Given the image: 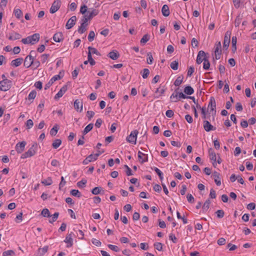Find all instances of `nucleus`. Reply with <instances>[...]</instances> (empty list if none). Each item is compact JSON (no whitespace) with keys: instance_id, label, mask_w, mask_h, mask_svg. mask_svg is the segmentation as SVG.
Wrapping results in <instances>:
<instances>
[{"instance_id":"15","label":"nucleus","mask_w":256,"mask_h":256,"mask_svg":"<svg viewBox=\"0 0 256 256\" xmlns=\"http://www.w3.org/2000/svg\"><path fill=\"white\" fill-rule=\"evenodd\" d=\"M8 35L9 36L8 38L10 40H19L22 38L21 34L15 32H12L9 33Z\"/></svg>"},{"instance_id":"52","label":"nucleus","mask_w":256,"mask_h":256,"mask_svg":"<svg viewBox=\"0 0 256 256\" xmlns=\"http://www.w3.org/2000/svg\"><path fill=\"white\" fill-rule=\"evenodd\" d=\"M147 63L149 64H150L152 63L153 62V58L151 52H148L147 54Z\"/></svg>"},{"instance_id":"64","label":"nucleus","mask_w":256,"mask_h":256,"mask_svg":"<svg viewBox=\"0 0 256 256\" xmlns=\"http://www.w3.org/2000/svg\"><path fill=\"white\" fill-rule=\"evenodd\" d=\"M185 119L189 124H191L193 122V118L190 114H186L185 116Z\"/></svg>"},{"instance_id":"33","label":"nucleus","mask_w":256,"mask_h":256,"mask_svg":"<svg viewBox=\"0 0 256 256\" xmlns=\"http://www.w3.org/2000/svg\"><path fill=\"white\" fill-rule=\"evenodd\" d=\"M62 144V140L60 139L55 140L52 144V146L54 148H58Z\"/></svg>"},{"instance_id":"58","label":"nucleus","mask_w":256,"mask_h":256,"mask_svg":"<svg viewBox=\"0 0 256 256\" xmlns=\"http://www.w3.org/2000/svg\"><path fill=\"white\" fill-rule=\"evenodd\" d=\"M87 158H88L90 162L94 161L97 160L98 158V155L97 154H91L87 156Z\"/></svg>"},{"instance_id":"56","label":"nucleus","mask_w":256,"mask_h":256,"mask_svg":"<svg viewBox=\"0 0 256 256\" xmlns=\"http://www.w3.org/2000/svg\"><path fill=\"white\" fill-rule=\"evenodd\" d=\"M50 56V54H43L41 56H40V58H41V62H42V63H44L45 62H46L48 58V57Z\"/></svg>"},{"instance_id":"45","label":"nucleus","mask_w":256,"mask_h":256,"mask_svg":"<svg viewBox=\"0 0 256 256\" xmlns=\"http://www.w3.org/2000/svg\"><path fill=\"white\" fill-rule=\"evenodd\" d=\"M217 218H222L224 216V212L222 210H219L216 212Z\"/></svg>"},{"instance_id":"44","label":"nucleus","mask_w":256,"mask_h":256,"mask_svg":"<svg viewBox=\"0 0 256 256\" xmlns=\"http://www.w3.org/2000/svg\"><path fill=\"white\" fill-rule=\"evenodd\" d=\"M59 216V213L58 212H55L52 216H52V218L49 220V222L51 224L53 223L54 222H56V220L58 218V216Z\"/></svg>"},{"instance_id":"13","label":"nucleus","mask_w":256,"mask_h":256,"mask_svg":"<svg viewBox=\"0 0 256 256\" xmlns=\"http://www.w3.org/2000/svg\"><path fill=\"white\" fill-rule=\"evenodd\" d=\"M204 130L207 132H210L211 130H214L216 128L212 125L210 122L206 120L204 121Z\"/></svg>"},{"instance_id":"43","label":"nucleus","mask_w":256,"mask_h":256,"mask_svg":"<svg viewBox=\"0 0 256 256\" xmlns=\"http://www.w3.org/2000/svg\"><path fill=\"white\" fill-rule=\"evenodd\" d=\"M108 246L110 249L114 252H118L120 251V248L116 246L109 244L108 245Z\"/></svg>"},{"instance_id":"19","label":"nucleus","mask_w":256,"mask_h":256,"mask_svg":"<svg viewBox=\"0 0 256 256\" xmlns=\"http://www.w3.org/2000/svg\"><path fill=\"white\" fill-rule=\"evenodd\" d=\"M108 56L113 60H116L120 57L119 53L116 50L110 52Z\"/></svg>"},{"instance_id":"10","label":"nucleus","mask_w":256,"mask_h":256,"mask_svg":"<svg viewBox=\"0 0 256 256\" xmlns=\"http://www.w3.org/2000/svg\"><path fill=\"white\" fill-rule=\"evenodd\" d=\"M74 235V233L72 232H70V234H68L66 236V238L64 240V242L67 244L66 247L70 248L72 246L73 244V239L72 236Z\"/></svg>"},{"instance_id":"23","label":"nucleus","mask_w":256,"mask_h":256,"mask_svg":"<svg viewBox=\"0 0 256 256\" xmlns=\"http://www.w3.org/2000/svg\"><path fill=\"white\" fill-rule=\"evenodd\" d=\"M162 12L164 16H168L170 14V9L169 7L167 4H164L162 8Z\"/></svg>"},{"instance_id":"38","label":"nucleus","mask_w":256,"mask_h":256,"mask_svg":"<svg viewBox=\"0 0 256 256\" xmlns=\"http://www.w3.org/2000/svg\"><path fill=\"white\" fill-rule=\"evenodd\" d=\"M102 190V188L100 186L95 187L92 190V192L93 194L96 195L100 194Z\"/></svg>"},{"instance_id":"17","label":"nucleus","mask_w":256,"mask_h":256,"mask_svg":"<svg viewBox=\"0 0 256 256\" xmlns=\"http://www.w3.org/2000/svg\"><path fill=\"white\" fill-rule=\"evenodd\" d=\"M138 160H140V162L142 164L146 162L148 160V155L142 153L140 151L138 152Z\"/></svg>"},{"instance_id":"7","label":"nucleus","mask_w":256,"mask_h":256,"mask_svg":"<svg viewBox=\"0 0 256 256\" xmlns=\"http://www.w3.org/2000/svg\"><path fill=\"white\" fill-rule=\"evenodd\" d=\"M231 32L230 31H227L225 33L224 40L223 44V48L226 50H228L230 43Z\"/></svg>"},{"instance_id":"57","label":"nucleus","mask_w":256,"mask_h":256,"mask_svg":"<svg viewBox=\"0 0 256 256\" xmlns=\"http://www.w3.org/2000/svg\"><path fill=\"white\" fill-rule=\"evenodd\" d=\"M150 74V70L148 68H144L143 70V72L142 76L144 78H146Z\"/></svg>"},{"instance_id":"41","label":"nucleus","mask_w":256,"mask_h":256,"mask_svg":"<svg viewBox=\"0 0 256 256\" xmlns=\"http://www.w3.org/2000/svg\"><path fill=\"white\" fill-rule=\"evenodd\" d=\"M170 68L174 70H177L178 66V60L172 62L170 64Z\"/></svg>"},{"instance_id":"29","label":"nucleus","mask_w":256,"mask_h":256,"mask_svg":"<svg viewBox=\"0 0 256 256\" xmlns=\"http://www.w3.org/2000/svg\"><path fill=\"white\" fill-rule=\"evenodd\" d=\"M88 52H90V55H92V54H96V55L98 56H101V54H100V52L94 48L88 46Z\"/></svg>"},{"instance_id":"40","label":"nucleus","mask_w":256,"mask_h":256,"mask_svg":"<svg viewBox=\"0 0 256 256\" xmlns=\"http://www.w3.org/2000/svg\"><path fill=\"white\" fill-rule=\"evenodd\" d=\"M150 38V36L149 34H144L140 40V43L144 44L149 40Z\"/></svg>"},{"instance_id":"24","label":"nucleus","mask_w":256,"mask_h":256,"mask_svg":"<svg viewBox=\"0 0 256 256\" xmlns=\"http://www.w3.org/2000/svg\"><path fill=\"white\" fill-rule=\"evenodd\" d=\"M86 14L88 15L89 17L92 18L94 16L98 14V11L94 8H89Z\"/></svg>"},{"instance_id":"49","label":"nucleus","mask_w":256,"mask_h":256,"mask_svg":"<svg viewBox=\"0 0 256 256\" xmlns=\"http://www.w3.org/2000/svg\"><path fill=\"white\" fill-rule=\"evenodd\" d=\"M36 92L35 90H33L29 94L28 96V99L29 100H34L36 98Z\"/></svg>"},{"instance_id":"30","label":"nucleus","mask_w":256,"mask_h":256,"mask_svg":"<svg viewBox=\"0 0 256 256\" xmlns=\"http://www.w3.org/2000/svg\"><path fill=\"white\" fill-rule=\"evenodd\" d=\"M87 26H88V24H86L82 22L80 26H79V28H78V32L80 34H83L84 32H85L86 31V27Z\"/></svg>"},{"instance_id":"21","label":"nucleus","mask_w":256,"mask_h":256,"mask_svg":"<svg viewBox=\"0 0 256 256\" xmlns=\"http://www.w3.org/2000/svg\"><path fill=\"white\" fill-rule=\"evenodd\" d=\"M63 39V34L61 32L56 33L53 36V40L56 42H60Z\"/></svg>"},{"instance_id":"50","label":"nucleus","mask_w":256,"mask_h":256,"mask_svg":"<svg viewBox=\"0 0 256 256\" xmlns=\"http://www.w3.org/2000/svg\"><path fill=\"white\" fill-rule=\"evenodd\" d=\"M95 37V34L94 31H90L89 34L88 35V40L89 42H92L94 40V38Z\"/></svg>"},{"instance_id":"60","label":"nucleus","mask_w":256,"mask_h":256,"mask_svg":"<svg viewBox=\"0 0 256 256\" xmlns=\"http://www.w3.org/2000/svg\"><path fill=\"white\" fill-rule=\"evenodd\" d=\"M26 124L28 129L32 128L34 126L33 121L30 119L28 120Z\"/></svg>"},{"instance_id":"34","label":"nucleus","mask_w":256,"mask_h":256,"mask_svg":"<svg viewBox=\"0 0 256 256\" xmlns=\"http://www.w3.org/2000/svg\"><path fill=\"white\" fill-rule=\"evenodd\" d=\"M71 195L78 197L80 198L82 196L81 193L78 190H72L70 192Z\"/></svg>"},{"instance_id":"12","label":"nucleus","mask_w":256,"mask_h":256,"mask_svg":"<svg viewBox=\"0 0 256 256\" xmlns=\"http://www.w3.org/2000/svg\"><path fill=\"white\" fill-rule=\"evenodd\" d=\"M208 154H209V156H210V160L213 161L212 164H213L214 166L216 167V153L214 152L212 148H209Z\"/></svg>"},{"instance_id":"31","label":"nucleus","mask_w":256,"mask_h":256,"mask_svg":"<svg viewBox=\"0 0 256 256\" xmlns=\"http://www.w3.org/2000/svg\"><path fill=\"white\" fill-rule=\"evenodd\" d=\"M184 77L182 76H178L174 82V85L176 86H180L183 82Z\"/></svg>"},{"instance_id":"62","label":"nucleus","mask_w":256,"mask_h":256,"mask_svg":"<svg viewBox=\"0 0 256 256\" xmlns=\"http://www.w3.org/2000/svg\"><path fill=\"white\" fill-rule=\"evenodd\" d=\"M94 112L92 110H88L86 112V116L88 119V120H90L94 116Z\"/></svg>"},{"instance_id":"37","label":"nucleus","mask_w":256,"mask_h":256,"mask_svg":"<svg viewBox=\"0 0 256 256\" xmlns=\"http://www.w3.org/2000/svg\"><path fill=\"white\" fill-rule=\"evenodd\" d=\"M42 183L45 186H50L52 184V180L50 177H48L46 179L44 180Z\"/></svg>"},{"instance_id":"22","label":"nucleus","mask_w":256,"mask_h":256,"mask_svg":"<svg viewBox=\"0 0 256 256\" xmlns=\"http://www.w3.org/2000/svg\"><path fill=\"white\" fill-rule=\"evenodd\" d=\"M212 176L216 184L218 186H220L221 184V182L220 173L216 172H214Z\"/></svg>"},{"instance_id":"36","label":"nucleus","mask_w":256,"mask_h":256,"mask_svg":"<svg viewBox=\"0 0 256 256\" xmlns=\"http://www.w3.org/2000/svg\"><path fill=\"white\" fill-rule=\"evenodd\" d=\"M41 214L46 218H50L51 216L49 210L48 208H44L41 212Z\"/></svg>"},{"instance_id":"14","label":"nucleus","mask_w":256,"mask_h":256,"mask_svg":"<svg viewBox=\"0 0 256 256\" xmlns=\"http://www.w3.org/2000/svg\"><path fill=\"white\" fill-rule=\"evenodd\" d=\"M26 145V142L24 141L18 142L16 146V150L18 153H22L24 151Z\"/></svg>"},{"instance_id":"39","label":"nucleus","mask_w":256,"mask_h":256,"mask_svg":"<svg viewBox=\"0 0 256 256\" xmlns=\"http://www.w3.org/2000/svg\"><path fill=\"white\" fill-rule=\"evenodd\" d=\"M210 201L209 199L207 200L204 203V205L202 206V210L204 212L208 210L210 208Z\"/></svg>"},{"instance_id":"48","label":"nucleus","mask_w":256,"mask_h":256,"mask_svg":"<svg viewBox=\"0 0 256 256\" xmlns=\"http://www.w3.org/2000/svg\"><path fill=\"white\" fill-rule=\"evenodd\" d=\"M88 62H90V64L91 66H94L96 64V62L92 58V56L90 55V52H88Z\"/></svg>"},{"instance_id":"16","label":"nucleus","mask_w":256,"mask_h":256,"mask_svg":"<svg viewBox=\"0 0 256 256\" xmlns=\"http://www.w3.org/2000/svg\"><path fill=\"white\" fill-rule=\"evenodd\" d=\"M67 90V85H64L58 91V92L55 95L54 99L57 100L61 98L64 95V94L66 92Z\"/></svg>"},{"instance_id":"20","label":"nucleus","mask_w":256,"mask_h":256,"mask_svg":"<svg viewBox=\"0 0 256 256\" xmlns=\"http://www.w3.org/2000/svg\"><path fill=\"white\" fill-rule=\"evenodd\" d=\"M208 107L210 108V112L214 110L216 112V104L215 99L214 97H210L208 104Z\"/></svg>"},{"instance_id":"5","label":"nucleus","mask_w":256,"mask_h":256,"mask_svg":"<svg viewBox=\"0 0 256 256\" xmlns=\"http://www.w3.org/2000/svg\"><path fill=\"white\" fill-rule=\"evenodd\" d=\"M32 53H36L34 50H31L30 54L27 56L24 59V66L26 68H30L33 64V56Z\"/></svg>"},{"instance_id":"4","label":"nucleus","mask_w":256,"mask_h":256,"mask_svg":"<svg viewBox=\"0 0 256 256\" xmlns=\"http://www.w3.org/2000/svg\"><path fill=\"white\" fill-rule=\"evenodd\" d=\"M138 132L137 130L132 131L130 134L126 137V140L132 144H136V143L137 136Z\"/></svg>"},{"instance_id":"32","label":"nucleus","mask_w":256,"mask_h":256,"mask_svg":"<svg viewBox=\"0 0 256 256\" xmlns=\"http://www.w3.org/2000/svg\"><path fill=\"white\" fill-rule=\"evenodd\" d=\"M48 246H44L42 248H38V254L40 256H44L48 250Z\"/></svg>"},{"instance_id":"27","label":"nucleus","mask_w":256,"mask_h":256,"mask_svg":"<svg viewBox=\"0 0 256 256\" xmlns=\"http://www.w3.org/2000/svg\"><path fill=\"white\" fill-rule=\"evenodd\" d=\"M184 92L188 95H191L194 94V90L192 86H188L184 88Z\"/></svg>"},{"instance_id":"63","label":"nucleus","mask_w":256,"mask_h":256,"mask_svg":"<svg viewBox=\"0 0 256 256\" xmlns=\"http://www.w3.org/2000/svg\"><path fill=\"white\" fill-rule=\"evenodd\" d=\"M194 68L193 66H190L188 70L187 76H190L194 72Z\"/></svg>"},{"instance_id":"28","label":"nucleus","mask_w":256,"mask_h":256,"mask_svg":"<svg viewBox=\"0 0 256 256\" xmlns=\"http://www.w3.org/2000/svg\"><path fill=\"white\" fill-rule=\"evenodd\" d=\"M94 127V124L92 123H90L88 124L84 129V130L82 131V134L84 136L86 135V134H88L89 132H90Z\"/></svg>"},{"instance_id":"25","label":"nucleus","mask_w":256,"mask_h":256,"mask_svg":"<svg viewBox=\"0 0 256 256\" xmlns=\"http://www.w3.org/2000/svg\"><path fill=\"white\" fill-rule=\"evenodd\" d=\"M22 61H23L22 58H17L14 60L12 61L11 64H12V66H14L17 67V66H20L22 64Z\"/></svg>"},{"instance_id":"8","label":"nucleus","mask_w":256,"mask_h":256,"mask_svg":"<svg viewBox=\"0 0 256 256\" xmlns=\"http://www.w3.org/2000/svg\"><path fill=\"white\" fill-rule=\"evenodd\" d=\"M61 2L60 0H55L52 4V5L50 8V12L51 14H54L57 12L60 6Z\"/></svg>"},{"instance_id":"61","label":"nucleus","mask_w":256,"mask_h":256,"mask_svg":"<svg viewBox=\"0 0 256 256\" xmlns=\"http://www.w3.org/2000/svg\"><path fill=\"white\" fill-rule=\"evenodd\" d=\"M188 201L190 203H193L194 202V196L190 194H188L186 196Z\"/></svg>"},{"instance_id":"9","label":"nucleus","mask_w":256,"mask_h":256,"mask_svg":"<svg viewBox=\"0 0 256 256\" xmlns=\"http://www.w3.org/2000/svg\"><path fill=\"white\" fill-rule=\"evenodd\" d=\"M208 57L206 56V52L203 50H200L196 58V63L198 64H200L204 60H206Z\"/></svg>"},{"instance_id":"3","label":"nucleus","mask_w":256,"mask_h":256,"mask_svg":"<svg viewBox=\"0 0 256 256\" xmlns=\"http://www.w3.org/2000/svg\"><path fill=\"white\" fill-rule=\"evenodd\" d=\"M12 86V82L8 78L2 80L0 82V90L6 92Z\"/></svg>"},{"instance_id":"46","label":"nucleus","mask_w":256,"mask_h":256,"mask_svg":"<svg viewBox=\"0 0 256 256\" xmlns=\"http://www.w3.org/2000/svg\"><path fill=\"white\" fill-rule=\"evenodd\" d=\"M14 254L15 253L12 250L4 251L2 253V256H14Z\"/></svg>"},{"instance_id":"1","label":"nucleus","mask_w":256,"mask_h":256,"mask_svg":"<svg viewBox=\"0 0 256 256\" xmlns=\"http://www.w3.org/2000/svg\"><path fill=\"white\" fill-rule=\"evenodd\" d=\"M40 40L39 34L36 33L34 34L28 36L26 38H22V42L24 44H34L38 42Z\"/></svg>"},{"instance_id":"11","label":"nucleus","mask_w":256,"mask_h":256,"mask_svg":"<svg viewBox=\"0 0 256 256\" xmlns=\"http://www.w3.org/2000/svg\"><path fill=\"white\" fill-rule=\"evenodd\" d=\"M76 16H72L67 22L66 27V28L69 30L72 28L76 24Z\"/></svg>"},{"instance_id":"42","label":"nucleus","mask_w":256,"mask_h":256,"mask_svg":"<svg viewBox=\"0 0 256 256\" xmlns=\"http://www.w3.org/2000/svg\"><path fill=\"white\" fill-rule=\"evenodd\" d=\"M210 63L208 58L206 60H204V62L203 68L205 70H208L210 68Z\"/></svg>"},{"instance_id":"54","label":"nucleus","mask_w":256,"mask_h":256,"mask_svg":"<svg viewBox=\"0 0 256 256\" xmlns=\"http://www.w3.org/2000/svg\"><path fill=\"white\" fill-rule=\"evenodd\" d=\"M86 182V180L82 179L80 181L78 182L77 186L79 188H84V186H85Z\"/></svg>"},{"instance_id":"2","label":"nucleus","mask_w":256,"mask_h":256,"mask_svg":"<svg viewBox=\"0 0 256 256\" xmlns=\"http://www.w3.org/2000/svg\"><path fill=\"white\" fill-rule=\"evenodd\" d=\"M36 150L37 144L34 143L26 152L22 154L21 158L24 159L34 156L36 154Z\"/></svg>"},{"instance_id":"35","label":"nucleus","mask_w":256,"mask_h":256,"mask_svg":"<svg viewBox=\"0 0 256 256\" xmlns=\"http://www.w3.org/2000/svg\"><path fill=\"white\" fill-rule=\"evenodd\" d=\"M58 130V126L57 124H56L54 126V127L50 130V134L52 136H56Z\"/></svg>"},{"instance_id":"6","label":"nucleus","mask_w":256,"mask_h":256,"mask_svg":"<svg viewBox=\"0 0 256 256\" xmlns=\"http://www.w3.org/2000/svg\"><path fill=\"white\" fill-rule=\"evenodd\" d=\"M222 46L220 42H218L214 46V55L216 60H219L222 54Z\"/></svg>"},{"instance_id":"55","label":"nucleus","mask_w":256,"mask_h":256,"mask_svg":"<svg viewBox=\"0 0 256 256\" xmlns=\"http://www.w3.org/2000/svg\"><path fill=\"white\" fill-rule=\"evenodd\" d=\"M91 19L92 18L88 16V15L87 14H86L82 19V23L88 24L87 22Z\"/></svg>"},{"instance_id":"53","label":"nucleus","mask_w":256,"mask_h":256,"mask_svg":"<svg viewBox=\"0 0 256 256\" xmlns=\"http://www.w3.org/2000/svg\"><path fill=\"white\" fill-rule=\"evenodd\" d=\"M178 94L176 92V94L173 93L170 96V100L172 102H177L178 100Z\"/></svg>"},{"instance_id":"47","label":"nucleus","mask_w":256,"mask_h":256,"mask_svg":"<svg viewBox=\"0 0 256 256\" xmlns=\"http://www.w3.org/2000/svg\"><path fill=\"white\" fill-rule=\"evenodd\" d=\"M154 248L158 251L162 250V244L161 242H155L154 244Z\"/></svg>"},{"instance_id":"51","label":"nucleus","mask_w":256,"mask_h":256,"mask_svg":"<svg viewBox=\"0 0 256 256\" xmlns=\"http://www.w3.org/2000/svg\"><path fill=\"white\" fill-rule=\"evenodd\" d=\"M242 20V16H240V15L238 16L235 20H234V26L236 27H238L239 26L240 22H241V20Z\"/></svg>"},{"instance_id":"59","label":"nucleus","mask_w":256,"mask_h":256,"mask_svg":"<svg viewBox=\"0 0 256 256\" xmlns=\"http://www.w3.org/2000/svg\"><path fill=\"white\" fill-rule=\"evenodd\" d=\"M88 7L86 5L84 4L80 7V12L82 14H86L87 12Z\"/></svg>"},{"instance_id":"26","label":"nucleus","mask_w":256,"mask_h":256,"mask_svg":"<svg viewBox=\"0 0 256 256\" xmlns=\"http://www.w3.org/2000/svg\"><path fill=\"white\" fill-rule=\"evenodd\" d=\"M14 16L18 19H20L22 16V12L19 8H14L13 12Z\"/></svg>"},{"instance_id":"18","label":"nucleus","mask_w":256,"mask_h":256,"mask_svg":"<svg viewBox=\"0 0 256 256\" xmlns=\"http://www.w3.org/2000/svg\"><path fill=\"white\" fill-rule=\"evenodd\" d=\"M74 108L78 112H81L82 110V102L79 100H76L74 102Z\"/></svg>"}]
</instances>
